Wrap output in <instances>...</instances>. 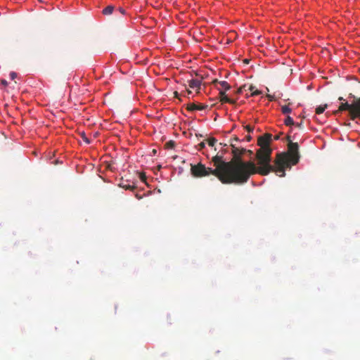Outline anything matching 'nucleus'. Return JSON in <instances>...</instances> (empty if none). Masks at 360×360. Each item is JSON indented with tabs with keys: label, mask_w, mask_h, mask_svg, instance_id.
Listing matches in <instances>:
<instances>
[{
	"label": "nucleus",
	"mask_w": 360,
	"mask_h": 360,
	"mask_svg": "<svg viewBox=\"0 0 360 360\" xmlns=\"http://www.w3.org/2000/svg\"><path fill=\"white\" fill-rule=\"evenodd\" d=\"M213 82V84H217V83H219V81H218V79H214V80H213V82Z\"/></svg>",
	"instance_id": "72a5a7b5"
},
{
	"label": "nucleus",
	"mask_w": 360,
	"mask_h": 360,
	"mask_svg": "<svg viewBox=\"0 0 360 360\" xmlns=\"http://www.w3.org/2000/svg\"><path fill=\"white\" fill-rule=\"evenodd\" d=\"M255 89V86L251 85L250 87H249V90L250 91H252V94H251V96H257V95H259L261 94V91H259V90H254Z\"/></svg>",
	"instance_id": "ddd939ff"
},
{
	"label": "nucleus",
	"mask_w": 360,
	"mask_h": 360,
	"mask_svg": "<svg viewBox=\"0 0 360 360\" xmlns=\"http://www.w3.org/2000/svg\"><path fill=\"white\" fill-rule=\"evenodd\" d=\"M17 77V74L14 72L10 73V77L11 79H14Z\"/></svg>",
	"instance_id": "5701e85b"
},
{
	"label": "nucleus",
	"mask_w": 360,
	"mask_h": 360,
	"mask_svg": "<svg viewBox=\"0 0 360 360\" xmlns=\"http://www.w3.org/2000/svg\"><path fill=\"white\" fill-rule=\"evenodd\" d=\"M246 153H248V154H249V155H252V153H253V152H252V150H247V149H246Z\"/></svg>",
	"instance_id": "c756f323"
},
{
	"label": "nucleus",
	"mask_w": 360,
	"mask_h": 360,
	"mask_svg": "<svg viewBox=\"0 0 360 360\" xmlns=\"http://www.w3.org/2000/svg\"><path fill=\"white\" fill-rule=\"evenodd\" d=\"M118 186L125 190L134 191L136 188V185L134 181H131L128 179H121Z\"/></svg>",
	"instance_id": "423d86ee"
},
{
	"label": "nucleus",
	"mask_w": 360,
	"mask_h": 360,
	"mask_svg": "<svg viewBox=\"0 0 360 360\" xmlns=\"http://www.w3.org/2000/svg\"><path fill=\"white\" fill-rule=\"evenodd\" d=\"M349 96L355 98L354 96L352 95V94H349Z\"/></svg>",
	"instance_id": "e433bc0d"
},
{
	"label": "nucleus",
	"mask_w": 360,
	"mask_h": 360,
	"mask_svg": "<svg viewBox=\"0 0 360 360\" xmlns=\"http://www.w3.org/2000/svg\"><path fill=\"white\" fill-rule=\"evenodd\" d=\"M295 125L300 129H303V122H300L299 123L295 124Z\"/></svg>",
	"instance_id": "4be33fe9"
},
{
	"label": "nucleus",
	"mask_w": 360,
	"mask_h": 360,
	"mask_svg": "<svg viewBox=\"0 0 360 360\" xmlns=\"http://www.w3.org/2000/svg\"><path fill=\"white\" fill-rule=\"evenodd\" d=\"M136 198L138 199V200H141L142 198V196L140 195L139 194L136 193L135 195Z\"/></svg>",
	"instance_id": "c85d7f7f"
},
{
	"label": "nucleus",
	"mask_w": 360,
	"mask_h": 360,
	"mask_svg": "<svg viewBox=\"0 0 360 360\" xmlns=\"http://www.w3.org/2000/svg\"><path fill=\"white\" fill-rule=\"evenodd\" d=\"M0 83L3 86H6L8 84V82L6 79H1L0 80Z\"/></svg>",
	"instance_id": "b1692460"
},
{
	"label": "nucleus",
	"mask_w": 360,
	"mask_h": 360,
	"mask_svg": "<svg viewBox=\"0 0 360 360\" xmlns=\"http://www.w3.org/2000/svg\"><path fill=\"white\" fill-rule=\"evenodd\" d=\"M233 141H239V139L238 137H235L233 139H231V142L232 141L233 143Z\"/></svg>",
	"instance_id": "7c9ffc66"
},
{
	"label": "nucleus",
	"mask_w": 360,
	"mask_h": 360,
	"mask_svg": "<svg viewBox=\"0 0 360 360\" xmlns=\"http://www.w3.org/2000/svg\"><path fill=\"white\" fill-rule=\"evenodd\" d=\"M266 96L269 98V100L271 101L274 100V96L272 95L268 94V95H266Z\"/></svg>",
	"instance_id": "a878e982"
},
{
	"label": "nucleus",
	"mask_w": 360,
	"mask_h": 360,
	"mask_svg": "<svg viewBox=\"0 0 360 360\" xmlns=\"http://www.w3.org/2000/svg\"><path fill=\"white\" fill-rule=\"evenodd\" d=\"M281 112L283 114H289L292 112V109L288 105H283L281 107Z\"/></svg>",
	"instance_id": "4468645a"
},
{
	"label": "nucleus",
	"mask_w": 360,
	"mask_h": 360,
	"mask_svg": "<svg viewBox=\"0 0 360 360\" xmlns=\"http://www.w3.org/2000/svg\"><path fill=\"white\" fill-rule=\"evenodd\" d=\"M174 94L175 97H178V96H179V94H178V92H177V91H175V92L174 93Z\"/></svg>",
	"instance_id": "f704fd0d"
},
{
	"label": "nucleus",
	"mask_w": 360,
	"mask_h": 360,
	"mask_svg": "<svg viewBox=\"0 0 360 360\" xmlns=\"http://www.w3.org/2000/svg\"><path fill=\"white\" fill-rule=\"evenodd\" d=\"M187 91H188V94L191 93V91L190 90H188Z\"/></svg>",
	"instance_id": "4c0bfd02"
},
{
	"label": "nucleus",
	"mask_w": 360,
	"mask_h": 360,
	"mask_svg": "<svg viewBox=\"0 0 360 360\" xmlns=\"http://www.w3.org/2000/svg\"><path fill=\"white\" fill-rule=\"evenodd\" d=\"M244 127L249 133L252 132L254 130V127L250 125H246Z\"/></svg>",
	"instance_id": "aec40b11"
},
{
	"label": "nucleus",
	"mask_w": 360,
	"mask_h": 360,
	"mask_svg": "<svg viewBox=\"0 0 360 360\" xmlns=\"http://www.w3.org/2000/svg\"><path fill=\"white\" fill-rule=\"evenodd\" d=\"M207 107V105L203 104H195V103H188L187 105L186 109L189 111H193V110H202L206 109Z\"/></svg>",
	"instance_id": "0eeeda50"
},
{
	"label": "nucleus",
	"mask_w": 360,
	"mask_h": 360,
	"mask_svg": "<svg viewBox=\"0 0 360 360\" xmlns=\"http://www.w3.org/2000/svg\"><path fill=\"white\" fill-rule=\"evenodd\" d=\"M244 63H249V60H248V59H245V60H244Z\"/></svg>",
	"instance_id": "c9c22d12"
},
{
	"label": "nucleus",
	"mask_w": 360,
	"mask_h": 360,
	"mask_svg": "<svg viewBox=\"0 0 360 360\" xmlns=\"http://www.w3.org/2000/svg\"><path fill=\"white\" fill-rule=\"evenodd\" d=\"M113 11H114V6H113L110 5V6H108L107 7H105V8L103 10V11H102V12H103V15H110V14H112V12H113Z\"/></svg>",
	"instance_id": "9d476101"
},
{
	"label": "nucleus",
	"mask_w": 360,
	"mask_h": 360,
	"mask_svg": "<svg viewBox=\"0 0 360 360\" xmlns=\"http://www.w3.org/2000/svg\"><path fill=\"white\" fill-rule=\"evenodd\" d=\"M245 86H240L239 89H237V91H236V94H240L243 92V89H245Z\"/></svg>",
	"instance_id": "412c9836"
},
{
	"label": "nucleus",
	"mask_w": 360,
	"mask_h": 360,
	"mask_svg": "<svg viewBox=\"0 0 360 360\" xmlns=\"http://www.w3.org/2000/svg\"><path fill=\"white\" fill-rule=\"evenodd\" d=\"M188 86L191 89H196L199 90L201 86V80L198 79H191L188 82Z\"/></svg>",
	"instance_id": "1a4fd4ad"
},
{
	"label": "nucleus",
	"mask_w": 360,
	"mask_h": 360,
	"mask_svg": "<svg viewBox=\"0 0 360 360\" xmlns=\"http://www.w3.org/2000/svg\"><path fill=\"white\" fill-rule=\"evenodd\" d=\"M284 124L286 125V126H292V125H295V122L293 121V119L288 115L285 120H284Z\"/></svg>",
	"instance_id": "9b49d317"
},
{
	"label": "nucleus",
	"mask_w": 360,
	"mask_h": 360,
	"mask_svg": "<svg viewBox=\"0 0 360 360\" xmlns=\"http://www.w3.org/2000/svg\"><path fill=\"white\" fill-rule=\"evenodd\" d=\"M288 152L278 153L274 160V172L281 177L285 175V169L290 168L292 165H295L300 158L298 143L292 142L290 140V136H288Z\"/></svg>",
	"instance_id": "7ed1b4c3"
},
{
	"label": "nucleus",
	"mask_w": 360,
	"mask_h": 360,
	"mask_svg": "<svg viewBox=\"0 0 360 360\" xmlns=\"http://www.w3.org/2000/svg\"><path fill=\"white\" fill-rule=\"evenodd\" d=\"M232 148L233 158L225 162L223 156L220 157L219 169L224 170L230 184H242L246 183L250 176L259 174V167L252 161H243L242 156L246 153V149L237 147L232 141L230 143Z\"/></svg>",
	"instance_id": "f257e3e1"
},
{
	"label": "nucleus",
	"mask_w": 360,
	"mask_h": 360,
	"mask_svg": "<svg viewBox=\"0 0 360 360\" xmlns=\"http://www.w3.org/2000/svg\"><path fill=\"white\" fill-rule=\"evenodd\" d=\"M220 101L221 103H227L230 104L236 103V101L229 98L225 94L224 91H219Z\"/></svg>",
	"instance_id": "6e6552de"
},
{
	"label": "nucleus",
	"mask_w": 360,
	"mask_h": 360,
	"mask_svg": "<svg viewBox=\"0 0 360 360\" xmlns=\"http://www.w3.org/2000/svg\"><path fill=\"white\" fill-rule=\"evenodd\" d=\"M219 84L226 90L228 91L231 89V86L226 81L219 82Z\"/></svg>",
	"instance_id": "2eb2a0df"
},
{
	"label": "nucleus",
	"mask_w": 360,
	"mask_h": 360,
	"mask_svg": "<svg viewBox=\"0 0 360 360\" xmlns=\"http://www.w3.org/2000/svg\"><path fill=\"white\" fill-rule=\"evenodd\" d=\"M175 142L174 141H169L165 143V147L167 149H172L174 147Z\"/></svg>",
	"instance_id": "dca6fc26"
},
{
	"label": "nucleus",
	"mask_w": 360,
	"mask_h": 360,
	"mask_svg": "<svg viewBox=\"0 0 360 360\" xmlns=\"http://www.w3.org/2000/svg\"><path fill=\"white\" fill-rule=\"evenodd\" d=\"M119 11L122 14H125V10H124L122 8H120Z\"/></svg>",
	"instance_id": "cd10ccee"
},
{
	"label": "nucleus",
	"mask_w": 360,
	"mask_h": 360,
	"mask_svg": "<svg viewBox=\"0 0 360 360\" xmlns=\"http://www.w3.org/2000/svg\"><path fill=\"white\" fill-rule=\"evenodd\" d=\"M216 143L217 139L215 138L212 137L207 139V143L210 146H214Z\"/></svg>",
	"instance_id": "f3484780"
},
{
	"label": "nucleus",
	"mask_w": 360,
	"mask_h": 360,
	"mask_svg": "<svg viewBox=\"0 0 360 360\" xmlns=\"http://www.w3.org/2000/svg\"><path fill=\"white\" fill-rule=\"evenodd\" d=\"M212 162L215 167L214 169H212L211 167H206L202 163H198L197 165H191V174L195 177H203L208 176L209 174H213L218 179L224 184H230V181L228 179V177L226 175V173L224 169H219L220 164V157L219 155H215L212 158Z\"/></svg>",
	"instance_id": "20e7f679"
},
{
	"label": "nucleus",
	"mask_w": 360,
	"mask_h": 360,
	"mask_svg": "<svg viewBox=\"0 0 360 360\" xmlns=\"http://www.w3.org/2000/svg\"><path fill=\"white\" fill-rule=\"evenodd\" d=\"M280 139V136L279 135H276L274 136V139L275 140H278Z\"/></svg>",
	"instance_id": "473e14b6"
},
{
	"label": "nucleus",
	"mask_w": 360,
	"mask_h": 360,
	"mask_svg": "<svg viewBox=\"0 0 360 360\" xmlns=\"http://www.w3.org/2000/svg\"><path fill=\"white\" fill-rule=\"evenodd\" d=\"M328 105L325 104L323 105H319L316 108V113L320 115L324 112L326 108H327Z\"/></svg>",
	"instance_id": "f8f14e48"
},
{
	"label": "nucleus",
	"mask_w": 360,
	"mask_h": 360,
	"mask_svg": "<svg viewBox=\"0 0 360 360\" xmlns=\"http://www.w3.org/2000/svg\"><path fill=\"white\" fill-rule=\"evenodd\" d=\"M81 137L82 138L84 142H86L88 144L90 143V140L86 137L84 132L81 133Z\"/></svg>",
	"instance_id": "a211bd4d"
},
{
	"label": "nucleus",
	"mask_w": 360,
	"mask_h": 360,
	"mask_svg": "<svg viewBox=\"0 0 360 360\" xmlns=\"http://www.w3.org/2000/svg\"><path fill=\"white\" fill-rule=\"evenodd\" d=\"M345 110L349 112V115L352 120L360 118V97L355 98L352 103H349L347 101L342 102L340 105L338 109L334 111L333 113L334 115H338L339 112Z\"/></svg>",
	"instance_id": "39448f33"
},
{
	"label": "nucleus",
	"mask_w": 360,
	"mask_h": 360,
	"mask_svg": "<svg viewBox=\"0 0 360 360\" xmlns=\"http://www.w3.org/2000/svg\"><path fill=\"white\" fill-rule=\"evenodd\" d=\"M272 135L269 133L258 137L257 144L260 146L256 152V158L259 167V174L266 176L274 171V165H271L272 149L270 147Z\"/></svg>",
	"instance_id": "f03ea898"
},
{
	"label": "nucleus",
	"mask_w": 360,
	"mask_h": 360,
	"mask_svg": "<svg viewBox=\"0 0 360 360\" xmlns=\"http://www.w3.org/2000/svg\"><path fill=\"white\" fill-rule=\"evenodd\" d=\"M245 139L247 140V141H250L252 139V137L250 135H248L245 136Z\"/></svg>",
	"instance_id": "bb28decb"
},
{
	"label": "nucleus",
	"mask_w": 360,
	"mask_h": 360,
	"mask_svg": "<svg viewBox=\"0 0 360 360\" xmlns=\"http://www.w3.org/2000/svg\"><path fill=\"white\" fill-rule=\"evenodd\" d=\"M338 100L340 101H345V100L344 99L343 97L340 96L338 98Z\"/></svg>",
	"instance_id": "2f4dec72"
},
{
	"label": "nucleus",
	"mask_w": 360,
	"mask_h": 360,
	"mask_svg": "<svg viewBox=\"0 0 360 360\" xmlns=\"http://www.w3.org/2000/svg\"><path fill=\"white\" fill-rule=\"evenodd\" d=\"M205 147V142H201L200 143L198 146H197V148L198 150H202Z\"/></svg>",
	"instance_id": "6ab92c4d"
},
{
	"label": "nucleus",
	"mask_w": 360,
	"mask_h": 360,
	"mask_svg": "<svg viewBox=\"0 0 360 360\" xmlns=\"http://www.w3.org/2000/svg\"><path fill=\"white\" fill-rule=\"evenodd\" d=\"M140 179L142 181H145L146 180V175L143 173L140 174Z\"/></svg>",
	"instance_id": "393cba45"
}]
</instances>
